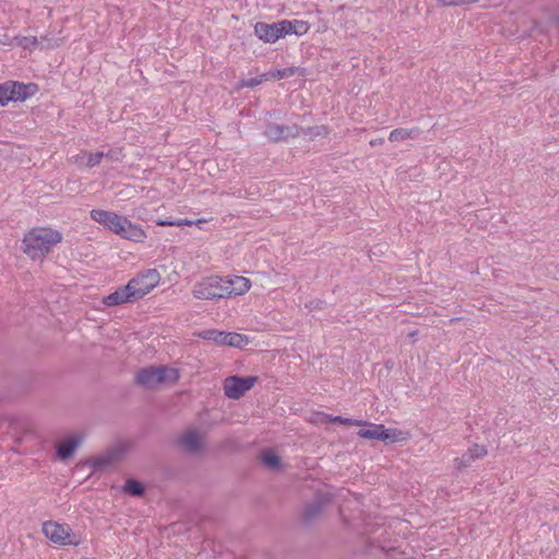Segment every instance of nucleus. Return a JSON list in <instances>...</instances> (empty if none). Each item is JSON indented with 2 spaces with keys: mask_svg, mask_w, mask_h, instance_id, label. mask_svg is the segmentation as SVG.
I'll return each mask as SVG.
<instances>
[{
  "mask_svg": "<svg viewBox=\"0 0 559 559\" xmlns=\"http://www.w3.org/2000/svg\"><path fill=\"white\" fill-rule=\"evenodd\" d=\"M124 491L129 492L132 496H140L143 492V486L138 480L129 479L124 485Z\"/></svg>",
  "mask_w": 559,
  "mask_h": 559,
  "instance_id": "obj_24",
  "label": "nucleus"
},
{
  "mask_svg": "<svg viewBox=\"0 0 559 559\" xmlns=\"http://www.w3.org/2000/svg\"><path fill=\"white\" fill-rule=\"evenodd\" d=\"M258 378L254 376L238 377L231 376L225 379L223 388L226 396L237 400L245 395L255 384Z\"/></svg>",
  "mask_w": 559,
  "mask_h": 559,
  "instance_id": "obj_7",
  "label": "nucleus"
},
{
  "mask_svg": "<svg viewBox=\"0 0 559 559\" xmlns=\"http://www.w3.org/2000/svg\"><path fill=\"white\" fill-rule=\"evenodd\" d=\"M266 80H267V78H266V74L264 73V74H262L260 76L241 81L240 82V86L241 87H254V86L261 84L263 81H266Z\"/></svg>",
  "mask_w": 559,
  "mask_h": 559,
  "instance_id": "obj_28",
  "label": "nucleus"
},
{
  "mask_svg": "<svg viewBox=\"0 0 559 559\" xmlns=\"http://www.w3.org/2000/svg\"><path fill=\"white\" fill-rule=\"evenodd\" d=\"M251 343L248 335L236 333V332H225L223 346H230L235 348H243Z\"/></svg>",
  "mask_w": 559,
  "mask_h": 559,
  "instance_id": "obj_15",
  "label": "nucleus"
},
{
  "mask_svg": "<svg viewBox=\"0 0 559 559\" xmlns=\"http://www.w3.org/2000/svg\"><path fill=\"white\" fill-rule=\"evenodd\" d=\"M192 295L197 299L213 300L223 298V277L210 275L195 282Z\"/></svg>",
  "mask_w": 559,
  "mask_h": 559,
  "instance_id": "obj_6",
  "label": "nucleus"
},
{
  "mask_svg": "<svg viewBox=\"0 0 559 559\" xmlns=\"http://www.w3.org/2000/svg\"><path fill=\"white\" fill-rule=\"evenodd\" d=\"M203 436L198 430H188L181 437V445L188 451H194L202 444Z\"/></svg>",
  "mask_w": 559,
  "mask_h": 559,
  "instance_id": "obj_16",
  "label": "nucleus"
},
{
  "mask_svg": "<svg viewBox=\"0 0 559 559\" xmlns=\"http://www.w3.org/2000/svg\"><path fill=\"white\" fill-rule=\"evenodd\" d=\"M294 73H295V69L294 68H289V69H284V70L271 71V72L265 73V74H266V78L269 80V79H282V78L292 75Z\"/></svg>",
  "mask_w": 559,
  "mask_h": 559,
  "instance_id": "obj_27",
  "label": "nucleus"
},
{
  "mask_svg": "<svg viewBox=\"0 0 559 559\" xmlns=\"http://www.w3.org/2000/svg\"><path fill=\"white\" fill-rule=\"evenodd\" d=\"M262 462L269 468L275 469L280 466V457L273 451H266L262 455Z\"/></svg>",
  "mask_w": 559,
  "mask_h": 559,
  "instance_id": "obj_23",
  "label": "nucleus"
},
{
  "mask_svg": "<svg viewBox=\"0 0 559 559\" xmlns=\"http://www.w3.org/2000/svg\"><path fill=\"white\" fill-rule=\"evenodd\" d=\"M160 283V274L156 269H147L138 273L124 286L103 298V304L114 307L139 300L150 294Z\"/></svg>",
  "mask_w": 559,
  "mask_h": 559,
  "instance_id": "obj_1",
  "label": "nucleus"
},
{
  "mask_svg": "<svg viewBox=\"0 0 559 559\" xmlns=\"http://www.w3.org/2000/svg\"><path fill=\"white\" fill-rule=\"evenodd\" d=\"M254 34L265 43H275L285 37L283 21L271 24L258 22L254 25Z\"/></svg>",
  "mask_w": 559,
  "mask_h": 559,
  "instance_id": "obj_9",
  "label": "nucleus"
},
{
  "mask_svg": "<svg viewBox=\"0 0 559 559\" xmlns=\"http://www.w3.org/2000/svg\"><path fill=\"white\" fill-rule=\"evenodd\" d=\"M11 103L10 99V81L0 83V106Z\"/></svg>",
  "mask_w": 559,
  "mask_h": 559,
  "instance_id": "obj_25",
  "label": "nucleus"
},
{
  "mask_svg": "<svg viewBox=\"0 0 559 559\" xmlns=\"http://www.w3.org/2000/svg\"><path fill=\"white\" fill-rule=\"evenodd\" d=\"M361 429L358 431V437L368 440H382L383 425L368 423L362 420Z\"/></svg>",
  "mask_w": 559,
  "mask_h": 559,
  "instance_id": "obj_13",
  "label": "nucleus"
},
{
  "mask_svg": "<svg viewBox=\"0 0 559 559\" xmlns=\"http://www.w3.org/2000/svg\"><path fill=\"white\" fill-rule=\"evenodd\" d=\"M252 284L248 277L227 275L223 277V298L239 297L247 294Z\"/></svg>",
  "mask_w": 559,
  "mask_h": 559,
  "instance_id": "obj_8",
  "label": "nucleus"
},
{
  "mask_svg": "<svg viewBox=\"0 0 559 559\" xmlns=\"http://www.w3.org/2000/svg\"><path fill=\"white\" fill-rule=\"evenodd\" d=\"M59 46V43L58 41H53L52 44H48L46 47L47 48H55V47H58Z\"/></svg>",
  "mask_w": 559,
  "mask_h": 559,
  "instance_id": "obj_35",
  "label": "nucleus"
},
{
  "mask_svg": "<svg viewBox=\"0 0 559 559\" xmlns=\"http://www.w3.org/2000/svg\"><path fill=\"white\" fill-rule=\"evenodd\" d=\"M175 224L177 227H182V226H193V221L192 219H187V218H183V219H175Z\"/></svg>",
  "mask_w": 559,
  "mask_h": 559,
  "instance_id": "obj_30",
  "label": "nucleus"
},
{
  "mask_svg": "<svg viewBox=\"0 0 559 559\" xmlns=\"http://www.w3.org/2000/svg\"><path fill=\"white\" fill-rule=\"evenodd\" d=\"M322 421H333V423H340L342 425H349V426H360L362 425V420L352 419V418H344L341 416L333 417L331 415H323Z\"/></svg>",
  "mask_w": 559,
  "mask_h": 559,
  "instance_id": "obj_22",
  "label": "nucleus"
},
{
  "mask_svg": "<svg viewBox=\"0 0 559 559\" xmlns=\"http://www.w3.org/2000/svg\"><path fill=\"white\" fill-rule=\"evenodd\" d=\"M12 44L25 49V50H34L36 49L40 41L35 36H21V37H14L12 39Z\"/></svg>",
  "mask_w": 559,
  "mask_h": 559,
  "instance_id": "obj_18",
  "label": "nucleus"
},
{
  "mask_svg": "<svg viewBox=\"0 0 559 559\" xmlns=\"http://www.w3.org/2000/svg\"><path fill=\"white\" fill-rule=\"evenodd\" d=\"M103 156L104 154L102 152H97L95 154L84 153L78 157V162L88 168H92L100 163Z\"/></svg>",
  "mask_w": 559,
  "mask_h": 559,
  "instance_id": "obj_21",
  "label": "nucleus"
},
{
  "mask_svg": "<svg viewBox=\"0 0 559 559\" xmlns=\"http://www.w3.org/2000/svg\"><path fill=\"white\" fill-rule=\"evenodd\" d=\"M205 222H206V221H205V219H203V218H201V219H197V221H193V225H194V226H197V227H199V228H201V225H202L203 223H205Z\"/></svg>",
  "mask_w": 559,
  "mask_h": 559,
  "instance_id": "obj_33",
  "label": "nucleus"
},
{
  "mask_svg": "<svg viewBox=\"0 0 559 559\" xmlns=\"http://www.w3.org/2000/svg\"><path fill=\"white\" fill-rule=\"evenodd\" d=\"M62 234L48 226L29 229L22 239V250L32 260L45 258L53 247L62 241Z\"/></svg>",
  "mask_w": 559,
  "mask_h": 559,
  "instance_id": "obj_3",
  "label": "nucleus"
},
{
  "mask_svg": "<svg viewBox=\"0 0 559 559\" xmlns=\"http://www.w3.org/2000/svg\"><path fill=\"white\" fill-rule=\"evenodd\" d=\"M290 134L288 128H284L277 124L269 126L265 130V135L274 141H278L287 138Z\"/></svg>",
  "mask_w": 559,
  "mask_h": 559,
  "instance_id": "obj_19",
  "label": "nucleus"
},
{
  "mask_svg": "<svg viewBox=\"0 0 559 559\" xmlns=\"http://www.w3.org/2000/svg\"><path fill=\"white\" fill-rule=\"evenodd\" d=\"M474 462V460L466 453H464L461 457L455 459V467L456 468H463L468 465H471Z\"/></svg>",
  "mask_w": 559,
  "mask_h": 559,
  "instance_id": "obj_29",
  "label": "nucleus"
},
{
  "mask_svg": "<svg viewBox=\"0 0 559 559\" xmlns=\"http://www.w3.org/2000/svg\"><path fill=\"white\" fill-rule=\"evenodd\" d=\"M38 92V86L34 83H22L10 81L11 102H24Z\"/></svg>",
  "mask_w": 559,
  "mask_h": 559,
  "instance_id": "obj_10",
  "label": "nucleus"
},
{
  "mask_svg": "<svg viewBox=\"0 0 559 559\" xmlns=\"http://www.w3.org/2000/svg\"><path fill=\"white\" fill-rule=\"evenodd\" d=\"M41 531L45 537L56 545L78 546L81 543L80 536L66 523L47 521L43 524Z\"/></svg>",
  "mask_w": 559,
  "mask_h": 559,
  "instance_id": "obj_5",
  "label": "nucleus"
},
{
  "mask_svg": "<svg viewBox=\"0 0 559 559\" xmlns=\"http://www.w3.org/2000/svg\"><path fill=\"white\" fill-rule=\"evenodd\" d=\"M284 34L302 36L310 29V24L302 20H283Z\"/></svg>",
  "mask_w": 559,
  "mask_h": 559,
  "instance_id": "obj_14",
  "label": "nucleus"
},
{
  "mask_svg": "<svg viewBox=\"0 0 559 559\" xmlns=\"http://www.w3.org/2000/svg\"><path fill=\"white\" fill-rule=\"evenodd\" d=\"M383 142H384L383 139H374V140L370 141V145L371 146H377V145H381Z\"/></svg>",
  "mask_w": 559,
  "mask_h": 559,
  "instance_id": "obj_32",
  "label": "nucleus"
},
{
  "mask_svg": "<svg viewBox=\"0 0 559 559\" xmlns=\"http://www.w3.org/2000/svg\"><path fill=\"white\" fill-rule=\"evenodd\" d=\"M411 438V433L407 430L400 428H386L383 426L382 442L384 443H400L405 442Z\"/></svg>",
  "mask_w": 559,
  "mask_h": 559,
  "instance_id": "obj_12",
  "label": "nucleus"
},
{
  "mask_svg": "<svg viewBox=\"0 0 559 559\" xmlns=\"http://www.w3.org/2000/svg\"><path fill=\"white\" fill-rule=\"evenodd\" d=\"M467 454L475 461L484 457L487 454V450L484 445L474 444L468 448Z\"/></svg>",
  "mask_w": 559,
  "mask_h": 559,
  "instance_id": "obj_26",
  "label": "nucleus"
},
{
  "mask_svg": "<svg viewBox=\"0 0 559 559\" xmlns=\"http://www.w3.org/2000/svg\"><path fill=\"white\" fill-rule=\"evenodd\" d=\"M180 377L179 370L173 367H148L138 371L135 376L136 383L146 388L154 389L160 384H173Z\"/></svg>",
  "mask_w": 559,
  "mask_h": 559,
  "instance_id": "obj_4",
  "label": "nucleus"
},
{
  "mask_svg": "<svg viewBox=\"0 0 559 559\" xmlns=\"http://www.w3.org/2000/svg\"><path fill=\"white\" fill-rule=\"evenodd\" d=\"M5 37L7 36H3V38L0 37V44H3V45L9 44V41L7 40ZM10 44L13 45L12 41H10Z\"/></svg>",
  "mask_w": 559,
  "mask_h": 559,
  "instance_id": "obj_34",
  "label": "nucleus"
},
{
  "mask_svg": "<svg viewBox=\"0 0 559 559\" xmlns=\"http://www.w3.org/2000/svg\"><path fill=\"white\" fill-rule=\"evenodd\" d=\"M155 223L157 226H176L175 221L171 219H157Z\"/></svg>",
  "mask_w": 559,
  "mask_h": 559,
  "instance_id": "obj_31",
  "label": "nucleus"
},
{
  "mask_svg": "<svg viewBox=\"0 0 559 559\" xmlns=\"http://www.w3.org/2000/svg\"><path fill=\"white\" fill-rule=\"evenodd\" d=\"M419 135L418 129H394L389 135L391 142H402L408 139H416Z\"/></svg>",
  "mask_w": 559,
  "mask_h": 559,
  "instance_id": "obj_17",
  "label": "nucleus"
},
{
  "mask_svg": "<svg viewBox=\"0 0 559 559\" xmlns=\"http://www.w3.org/2000/svg\"><path fill=\"white\" fill-rule=\"evenodd\" d=\"M81 443L79 436H70L61 440L57 445V454L61 460L70 457Z\"/></svg>",
  "mask_w": 559,
  "mask_h": 559,
  "instance_id": "obj_11",
  "label": "nucleus"
},
{
  "mask_svg": "<svg viewBox=\"0 0 559 559\" xmlns=\"http://www.w3.org/2000/svg\"><path fill=\"white\" fill-rule=\"evenodd\" d=\"M90 216L105 229L123 239L133 242H143L146 239V233L141 225L116 212L94 209L90 212Z\"/></svg>",
  "mask_w": 559,
  "mask_h": 559,
  "instance_id": "obj_2",
  "label": "nucleus"
},
{
  "mask_svg": "<svg viewBox=\"0 0 559 559\" xmlns=\"http://www.w3.org/2000/svg\"><path fill=\"white\" fill-rule=\"evenodd\" d=\"M225 331H218L215 329L205 330L199 334L203 340L215 343L218 346H223Z\"/></svg>",
  "mask_w": 559,
  "mask_h": 559,
  "instance_id": "obj_20",
  "label": "nucleus"
}]
</instances>
